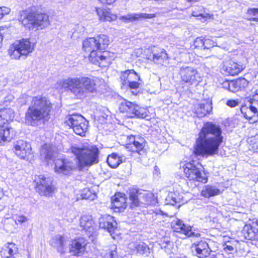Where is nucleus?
<instances>
[{"label": "nucleus", "instance_id": "1", "mask_svg": "<svg viewBox=\"0 0 258 258\" xmlns=\"http://www.w3.org/2000/svg\"><path fill=\"white\" fill-rule=\"evenodd\" d=\"M222 142L223 137L220 126L212 122H207L199 134L194 153L206 157L216 155Z\"/></svg>", "mask_w": 258, "mask_h": 258}, {"label": "nucleus", "instance_id": "2", "mask_svg": "<svg viewBox=\"0 0 258 258\" xmlns=\"http://www.w3.org/2000/svg\"><path fill=\"white\" fill-rule=\"evenodd\" d=\"M103 83L102 79L95 77H69L58 81L56 87L70 91L78 99H83L89 93L100 91Z\"/></svg>", "mask_w": 258, "mask_h": 258}, {"label": "nucleus", "instance_id": "3", "mask_svg": "<svg viewBox=\"0 0 258 258\" xmlns=\"http://www.w3.org/2000/svg\"><path fill=\"white\" fill-rule=\"evenodd\" d=\"M109 43L108 36L101 34L96 37L86 39L83 42V49L87 55L89 61L100 67H106L110 63V59L105 54L101 53L107 48Z\"/></svg>", "mask_w": 258, "mask_h": 258}, {"label": "nucleus", "instance_id": "4", "mask_svg": "<svg viewBox=\"0 0 258 258\" xmlns=\"http://www.w3.org/2000/svg\"><path fill=\"white\" fill-rule=\"evenodd\" d=\"M51 108L52 104L46 97H33L25 114L26 123L33 126L37 125L39 121L48 117Z\"/></svg>", "mask_w": 258, "mask_h": 258}, {"label": "nucleus", "instance_id": "5", "mask_svg": "<svg viewBox=\"0 0 258 258\" xmlns=\"http://www.w3.org/2000/svg\"><path fill=\"white\" fill-rule=\"evenodd\" d=\"M71 153L75 156L78 168L82 170L99 162V151L95 145L83 144L71 146Z\"/></svg>", "mask_w": 258, "mask_h": 258}, {"label": "nucleus", "instance_id": "6", "mask_svg": "<svg viewBox=\"0 0 258 258\" xmlns=\"http://www.w3.org/2000/svg\"><path fill=\"white\" fill-rule=\"evenodd\" d=\"M19 21L29 30L36 31L47 27L50 24L49 16L44 13L35 14L23 11L20 15Z\"/></svg>", "mask_w": 258, "mask_h": 258}, {"label": "nucleus", "instance_id": "7", "mask_svg": "<svg viewBox=\"0 0 258 258\" xmlns=\"http://www.w3.org/2000/svg\"><path fill=\"white\" fill-rule=\"evenodd\" d=\"M37 40L35 38H23L12 44L8 53L12 59L19 60L22 56L27 57L33 52L36 47Z\"/></svg>", "mask_w": 258, "mask_h": 258}, {"label": "nucleus", "instance_id": "8", "mask_svg": "<svg viewBox=\"0 0 258 258\" xmlns=\"http://www.w3.org/2000/svg\"><path fill=\"white\" fill-rule=\"evenodd\" d=\"M131 207L132 208L155 204L156 199L153 194L142 189L131 188L129 190Z\"/></svg>", "mask_w": 258, "mask_h": 258}, {"label": "nucleus", "instance_id": "9", "mask_svg": "<svg viewBox=\"0 0 258 258\" xmlns=\"http://www.w3.org/2000/svg\"><path fill=\"white\" fill-rule=\"evenodd\" d=\"M185 176L189 180L205 183L208 181V177L203 171L201 164L192 160L186 162L182 166Z\"/></svg>", "mask_w": 258, "mask_h": 258}, {"label": "nucleus", "instance_id": "10", "mask_svg": "<svg viewBox=\"0 0 258 258\" xmlns=\"http://www.w3.org/2000/svg\"><path fill=\"white\" fill-rule=\"evenodd\" d=\"M178 74L181 82L188 85L197 86L203 80L200 73L191 66H182L179 69Z\"/></svg>", "mask_w": 258, "mask_h": 258}, {"label": "nucleus", "instance_id": "11", "mask_svg": "<svg viewBox=\"0 0 258 258\" xmlns=\"http://www.w3.org/2000/svg\"><path fill=\"white\" fill-rule=\"evenodd\" d=\"M66 122L77 135L82 137L85 136L88 122L83 116L78 114L70 115L67 117Z\"/></svg>", "mask_w": 258, "mask_h": 258}, {"label": "nucleus", "instance_id": "12", "mask_svg": "<svg viewBox=\"0 0 258 258\" xmlns=\"http://www.w3.org/2000/svg\"><path fill=\"white\" fill-rule=\"evenodd\" d=\"M35 181L36 183V189L38 192L41 196H52L54 187L52 185V178L49 176L40 175L35 178Z\"/></svg>", "mask_w": 258, "mask_h": 258}, {"label": "nucleus", "instance_id": "13", "mask_svg": "<svg viewBox=\"0 0 258 258\" xmlns=\"http://www.w3.org/2000/svg\"><path fill=\"white\" fill-rule=\"evenodd\" d=\"M171 227L174 232L183 234L186 237H198L200 236V233L193 230L190 226L185 224L182 220L178 219H174L172 221Z\"/></svg>", "mask_w": 258, "mask_h": 258}, {"label": "nucleus", "instance_id": "14", "mask_svg": "<svg viewBox=\"0 0 258 258\" xmlns=\"http://www.w3.org/2000/svg\"><path fill=\"white\" fill-rule=\"evenodd\" d=\"M145 139L140 136L131 135L128 136L126 147L133 153L141 155L144 152Z\"/></svg>", "mask_w": 258, "mask_h": 258}, {"label": "nucleus", "instance_id": "15", "mask_svg": "<svg viewBox=\"0 0 258 258\" xmlns=\"http://www.w3.org/2000/svg\"><path fill=\"white\" fill-rule=\"evenodd\" d=\"M77 164L68 159H57L55 162L54 171L57 174L68 175L77 168Z\"/></svg>", "mask_w": 258, "mask_h": 258}, {"label": "nucleus", "instance_id": "16", "mask_svg": "<svg viewBox=\"0 0 258 258\" xmlns=\"http://www.w3.org/2000/svg\"><path fill=\"white\" fill-rule=\"evenodd\" d=\"M15 154L21 159L28 160L31 155L32 149L30 144L23 140H18L14 143Z\"/></svg>", "mask_w": 258, "mask_h": 258}, {"label": "nucleus", "instance_id": "17", "mask_svg": "<svg viewBox=\"0 0 258 258\" xmlns=\"http://www.w3.org/2000/svg\"><path fill=\"white\" fill-rule=\"evenodd\" d=\"M70 242L68 237L59 234L53 236L50 240V244L55 248L58 252L64 253L68 248Z\"/></svg>", "mask_w": 258, "mask_h": 258}, {"label": "nucleus", "instance_id": "18", "mask_svg": "<svg viewBox=\"0 0 258 258\" xmlns=\"http://www.w3.org/2000/svg\"><path fill=\"white\" fill-rule=\"evenodd\" d=\"M87 244L86 241L83 238L74 239L69 242L70 252L74 255L80 256L86 250Z\"/></svg>", "mask_w": 258, "mask_h": 258}, {"label": "nucleus", "instance_id": "19", "mask_svg": "<svg viewBox=\"0 0 258 258\" xmlns=\"http://www.w3.org/2000/svg\"><path fill=\"white\" fill-rule=\"evenodd\" d=\"M242 236L245 239L258 241V221H253L246 224L242 231Z\"/></svg>", "mask_w": 258, "mask_h": 258}, {"label": "nucleus", "instance_id": "20", "mask_svg": "<svg viewBox=\"0 0 258 258\" xmlns=\"http://www.w3.org/2000/svg\"><path fill=\"white\" fill-rule=\"evenodd\" d=\"M248 102L242 105L240 108V111L243 116L247 119H251L257 113L258 104L254 103L252 100V95L247 99Z\"/></svg>", "mask_w": 258, "mask_h": 258}, {"label": "nucleus", "instance_id": "21", "mask_svg": "<svg viewBox=\"0 0 258 258\" xmlns=\"http://www.w3.org/2000/svg\"><path fill=\"white\" fill-rule=\"evenodd\" d=\"M192 248L196 251V254L199 258H207L212 251L209 244L205 240L195 242Z\"/></svg>", "mask_w": 258, "mask_h": 258}, {"label": "nucleus", "instance_id": "22", "mask_svg": "<svg viewBox=\"0 0 258 258\" xmlns=\"http://www.w3.org/2000/svg\"><path fill=\"white\" fill-rule=\"evenodd\" d=\"M244 68L242 64L229 60L224 63L222 71L226 75L235 76L240 73Z\"/></svg>", "mask_w": 258, "mask_h": 258}, {"label": "nucleus", "instance_id": "23", "mask_svg": "<svg viewBox=\"0 0 258 258\" xmlns=\"http://www.w3.org/2000/svg\"><path fill=\"white\" fill-rule=\"evenodd\" d=\"M125 195L122 193H117L112 198L111 206L115 212H120L126 207Z\"/></svg>", "mask_w": 258, "mask_h": 258}, {"label": "nucleus", "instance_id": "24", "mask_svg": "<svg viewBox=\"0 0 258 258\" xmlns=\"http://www.w3.org/2000/svg\"><path fill=\"white\" fill-rule=\"evenodd\" d=\"M100 228L106 229L109 233L112 232L116 228V222L112 216L104 215L99 219Z\"/></svg>", "mask_w": 258, "mask_h": 258}, {"label": "nucleus", "instance_id": "25", "mask_svg": "<svg viewBox=\"0 0 258 258\" xmlns=\"http://www.w3.org/2000/svg\"><path fill=\"white\" fill-rule=\"evenodd\" d=\"M128 247L133 252L141 255L147 256L150 253L148 245L142 241L132 242L128 244Z\"/></svg>", "mask_w": 258, "mask_h": 258}, {"label": "nucleus", "instance_id": "26", "mask_svg": "<svg viewBox=\"0 0 258 258\" xmlns=\"http://www.w3.org/2000/svg\"><path fill=\"white\" fill-rule=\"evenodd\" d=\"M80 225L83 230L93 233L94 231V222L91 215L89 214L83 215L80 220Z\"/></svg>", "mask_w": 258, "mask_h": 258}, {"label": "nucleus", "instance_id": "27", "mask_svg": "<svg viewBox=\"0 0 258 258\" xmlns=\"http://www.w3.org/2000/svg\"><path fill=\"white\" fill-rule=\"evenodd\" d=\"M155 17L154 14L133 13L129 14L124 16H121L119 19L124 22H134L141 19H151Z\"/></svg>", "mask_w": 258, "mask_h": 258}, {"label": "nucleus", "instance_id": "28", "mask_svg": "<svg viewBox=\"0 0 258 258\" xmlns=\"http://www.w3.org/2000/svg\"><path fill=\"white\" fill-rule=\"evenodd\" d=\"M18 247L14 243H7L2 248L1 254L4 258H16Z\"/></svg>", "mask_w": 258, "mask_h": 258}, {"label": "nucleus", "instance_id": "29", "mask_svg": "<svg viewBox=\"0 0 258 258\" xmlns=\"http://www.w3.org/2000/svg\"><path fill=\"white\" fill-rule=\"evenodd\" d=\"M95 10L99 20L103 21H111L115 20L117 16L111 14L109 9L95 8Z\"/></svg>", "mask_w": 258, "mask_h": 258}, {"label": "nucleus", "instance_id": "30", "mask_svg": "<svg viewBox=\"0 0 258 258\" xmlns=\"http://www.w3.org/2000/svg\"><path fill=\"white\" fill-rule=\"evenodd\" d=\"M159 244L168 254L173 253L176 250L173 242L171 241L168 237H164L160 239L159 240Z\"/></svg>", "mask_w": 258, "mask_h": 258}, {"label": "nucleus", "instance_id": "31", "mask_svg": "<svg viewBox=\"0 0 258 258\" xmlns=\"http://www.w3.org/2000/svg\"><path fill=\"white\" fill-rule=\"evenodd\" d=\"M41 158L46 161L52 160L54 152V147L49 144H45L40 149Z\"/></svg>", "mask_w": 258, "mask_h": 258}, {"label": "nucleus", "instance_id": "32", "mask_svg": "<svg viewBox=\"0 0 258 258\" xmlns=\"http://www.w3.org/2000/svg\"><path fill=\"white\" fill-rule=\"evenodd\" d=\"M14 117V111L11 108H5L0 110V127H3Z\"/></svg>", "mask_w": 258, "mask_h": 258}, {"label": "nucleus", "instance_id": "33", "mask_svg": "<svg viewBox=\"0 0 258 258\" xmlns=\"http://www.w3.org/2000/svg\"><path fill=\"white\" fill-rule=\"evenodd\" d=\"M16 135V131L11 127H7L5 129H0V143L11 141Z\"/></svg>", "mask_w": 258, "mask_h": 258}, {"label": "nucleus", "instance_id": "34", "mask_svg": "<svg viewBox=\"0 0 258 258\" xmlns=\"http://www.w3.org/2000/svg\"><path fill=\"white\" fill-rule=\"evenodd\" d=\"M166 201L167 204L172 205L176 204H183L186 202V201L183 200L182 195L177 191L169 192L166 198Z\"/></svg>", "mask_w": 258, "mask_h": 258}, {"label": "nucleus", "instance_id": "35", "mask_svg": "<svg viewBox=\"0 0 258 258\" xmlns=\"http://www.w3.org/2000/svg\"><path fill=\"white\" fill-rule=\"evenodd\" d=\"M212 110V103L209 101L198 104L196 109V113L199 117H203L211 112Z\"/></svg>", "mask_w": 258, "mask_h": 258}, {"label": "nucleus", "instance_id": "36", "mask_svg": "<svg viewBox=\"0 0 258 258\" xmlns=\"http://www.w3.org/2000/svg\"><path fill=\"white\" fill-rule=\"evenodd\" d=\"M248 85L247 81L244 78H239L231 81L230 92H236L244 89Z\"/></svg>", "mask_w": 258, "mask_h": 258}, {"label": "nucleus", "instance_id": "37", "mask_svg": "<svg viewBox=\"0 0 258 258\" xmlns=\"http://www.w3.org/2000/svg\"><path fill=\"white\" fill-rule=\"evenodd\" d=\"M220 194V191L219 189H218L216 186L211 185H207L205 186L201 191V195L207 198L219 195Z\"/></svg>", "mask_w": 258, "mask_h": 258}, {"label": "nucleus", "instance_id": "38", "mask_svg": "<svg viewBox=\"0 0 258 258\" xmlns=\"http://www.w3.org/2000/svg\"><path fill=\"white\" fill-rule=\"evenodd\" d=\"M168 59V55L164 49H162L160 52L154 53L153 55V61L156 63L164 65V63H167Z\"/></svg>", "mask_w": 258, "mask_h": 258}, {"label": "nucleus", "instance_id": "39", "mask_svg": "<svg viewBox=\"0 0 258 258\" xmlns=\"http://www.w3.org/2000/svg\"><path fill=\"white\" fill-rule=\"evenodd\" d=\"M107 162L110 167L115 168L121 163V160L116 154L113 153L108 156Z\"/></svg>", "mask_w": 258, "mask_h": 258}, {"label": "nucleus", "instance_id": "40", "mask_svg": "<svg viewBox=\"0 0 258 258\" xmlns=\"http://www.w3.org/2000/svg\"><path fill=\"white\" fill-rule=\"evenodd\" d=\"M237 243V242L233 240L226 241L222 245V248L225 252L232 253L236 249Z\"/></svg>", "mask_w": 258, "mask_h": 258}, {"label": "nucleus", "instance_id": "41", "mask_svg": "<svg viewBox=\"0 0 258 258\" xmlns=\"http://www.w3.org/2000/svg\"><path fill=\"white\" fill-rule=\"evenodd\" d=\"M149 112L147 108L141 107L138 106L135 117L141 118H146L147 120L150 117L149 116Z\"/></svg>", "mask_w": 258, "mask_h": 258}, {"label": "nucleus", "instance_id": "42", "mask_svg": "<svg viewBox=\"0 0 258 258\" xmlns=\"http://www.w3.org/2000/svg\"><path fill=\"white\" fill-rule=\"evenodd\" d=\"M116 247L113 245L111 249H108L105 252H102L101 254L103 258H118Z\"/></svg>", "mask_w": 258, "mask_h": 258}, {"label": "nucleus", "instance_id": "43", "mask_svg": "<svg viewBox=\"0 0 258 258\" xmlns=\"http://www.w3.org/2000/svg\"><path fill=\"white\" fill-rule=\"evenodd\" d=\"M192 15L194 17H198V19L201 20L202 22H204L208 19H210L211 15L208 13H200L196 11H193Z\"/></svg>", "mask_w": 258, "mask_h": 258}, {"label": "nucleus", "instance_id": "44", "mask_svg": "<svg viewBox=\"0 0 258 258\" xmlns=\"http://www.w3.org/2000/svg\"><path fill=\"white\" fill-rule=\"evenodd\" d=\"M131 105V102L127 100H124L123 102H121L119 106V110L120 112H125L127 114Z\"/></svg>", "mask_w": 258, "mask_h": 258}, {"label": "nucleus", "instance_id": "45", "mask_svg": "<svg viewBox=\"0 0 258 258\" xmlns=\"http://www.w3.org/2000/svg\"><path fill=\"white\" fill-rule=\"evenodd\" d=\"M13 219L16 224L24 223L28 221L27 218L23 215H16L13 216Z\"/></svg>", "mask_w": 258, "mask_h": 258}, {"label": "nucleus", "instance_id": "46", "mask_svg": "<svg viewBox=\"0 0 258 258\" xmlns=\"http://www.w3.org/2000/svg\"><path fill=\"white\" fill-rule=\"evenodd\" d=\"M131 74V70H127L121 73L120 79L122 81V83L123 85H126L127 80L129 78V76Z\"/></svg>", "mask_w": 258, "mask_h": 258}, {"label": "nucleus", "instance_id": "47", "mask_svg": "<svg viewBox=\"0 0 258 258\" xmlns=\"http://www.w3.org/2000/svg\"><path fill=\"white\" fill-rule=\"evenodd\" d=\"M138 108V105L131 102V105H130V109L127 113V115L130 117H135V114L137 112V110Z\"/></svg>", "mask_w": 258, "mask_h": 258}, {"label": "nucleus", "instance_id": "48", "mask_svg": "<svg viewBox=\"0 0 258 258\" xmlns=\"http://www.w3.org/2000/svg\"><path fill=\"white\" fill-rule=\"evenodd\" d=\"M139 80L140 77L138 74L134 70H131V74L129 76V78L127 81L126 84L135 80Z\"/></svg>", "mask_w": 258, "mask_h": 258}, {"label": "nucleus", "instance_id": "49", "mask_svg": "<svg viewBox=\"0 0 258 258\" xmlns=\"http://www.w3.org/2000/svg\"><path fill=\"white\" fill-rule=\"evenodd\" d=\"M238 99H229L227 101L226 105L230 107H235L239 105Z\"/></svg>", "mask_w": 258, "mask_h": 258}, {"label": "nucleus", "instance_id": "50", "mask_svg": "<svg viewBox=\"0 0 258 258\" xmlns=\"http://www.w3.org/2000/svg\"><path fill=\"white\" fill-rule=\"evenodd\" d=\"M10 12V9L6 7H0V19L4 15L8 14Z\"/></svg>", "mask_w": 258, "mask_h": 258}, {"label": "nucleus", "instance_id": "51", "mask_svg": "<svg viewBox=\"0 0 258 258\" xmlns=\"http://www.w3.org/2000/svg\"><path fill=\"white\" fill-rule=\"evenodd\" d=\"M247 14L249 16L258 17V8H251L247 10Z\"/></svg>", "mask_w": 258, "mask_h": 258}, {"label": "nucleus", "instance_id": "52", "mask_svg": "<svg viewBox=\"0 0 258 258\" xmlns=\"http://www.w3.org/2000/svg\"><path fill=\"white\" fill-rule=\"evenodd\" d=\"M139 80H135L131 82H129L126 84L131 89H137L139 88L140 84L138 82Z\"/></svg>", "mask_w": 258, "mask_h": 258}, {"label": "nucleus", "instance_id": "53", "mask_svg": "<svg viewBox=\"0 0 258 258\" xmlns=\"http://www.w3.org/2000/svg\"><path fill=\"white\" fill-rule=\"evenodd\" d=\"M82 196L83 199H90L92 200H94L95 197V195H91L89 191H88L86 194H82Z\"/></svg>", "mask_w": 258, "mask_h": 258}, {"label": "nucleus", "instance_id": "54", "mask_svg": "<svg viewBox=\"0 0 258 258\" xmlns=\"http://www.w3.org/2000/svg\"><path fill=\"white\" fill-rule=\"evenodd\" d=\"M222 87L226 89H228L229 91H230L231 89V81H229L227 80L224 81L222 83Z\"/></svg>", "mask_w": 258, "mask_h": 258}, {"label": "nucleus", "instance_id": "55", "mask_svg": "<svg viewBox=\"0 0 258 258\" xmlns=\"http://www.w3.org/2000/svg\"><path fill=\"white\" fill-rule=\"evenodd\" d=\"M100 3L104 5H110L113 4L117 0H98Z\"/></svg>", "mask_w": 258, "mask_h": 258}, {"label": "nucleus", "instance_id": "56", "mask_svg": "<svg viewBox=\"0 0 258 258\" xmlns=\"http://www.w3.org/2000/svg\"><path fill=\"white\" fill-rule=\"evenodd\" d=\"M252 100L254 101V103L258 104V90H256L255 93L252 95Z\"/></svg>", "mask_w": 258, "mask_h": 258}, {"label": "nucleus", "instance_id": "57", "mask_svg": "<svg viewBox=\"0 0 258 258\" xmlns=\"http://www.w3.org/2000/svg\"><path fill=\"white\" fill-rule=\"evenodd\" d=\"M200 40L202 41L203 45L204 46L205 48H209L207 46V44L209 41V40H205L204 41H203V40L202 39H200Z\"/></svg>", "mask_w": 258, "mask_h": 258}, {"label": "nucleus", "instance_id": "58", "mask_svg": "<svg viewBox=\"0 0 258 258\" xmlns=\"http://www.w3.org/2000/svg\"><path fill=\"white\" fill-rule=\"evenodd\" d=\"M249 20H252V21H255V24L256 25L258 26V19L256 18H249Z\"/></svg>", "mask_w": 258, "mask_h": 258}, {"label": "nucleus", "instance_id": "59", "mask_svg": "<svg viewBox=\"0 0 258 258\" xmlns=\"http://www.w3.org/2000/svg\"><path fill=\"white\" fill-rule=\"evenodd\" d=\"M4 195V191L3 188L0 187V200L3 197Z\"/></svg>", "mask_w": 258, "mask_h": 258}, {"label": "nucleus", "instance_id": "60", "mask_svg": "<svg viewBox=\"0 0 258 258\" xmlns=\"http://www.w3.org/2000/svg\"><path fill=\"white\" fill-rule=\"evenodd\" d=\"M8 28L6 26H0V31H6V30H7Z\"/></svg>", "mask_w": 258, "mask_h": 258}, {"label": "nucleus", "instance_id": "61", "mask_svg": "<svg viewBox=\"0 0 258 258\" xmlns=\"http://www.w3.org/2000/svg\"><path fill=\"white\" fill-rule=\"evenodd\" d=\"M3 35L2 34V33H0V48H1L2 46V41H3Z\"/></svg>", "mask_w": 258, "mask_h": 258}, {"label": "nucleus", "instance_id": "62", "mask_svg": "<svg viewBox=\"0 0 258 258\" xmlns=\"http://www.w3.org/2000/svg\"><path fill=\"white\" fill-rule=\"evenodd\" d=\"M4 209V207L3 206H0V211H2Z\"/></svg>", "mask_w": 258, "mask_h": 258}, {"label": "nucleus", "instance_id": "63", "mask_svg": "<svg viewBox=\"0 0 258 258\" xmlns=\"http://www.w3.org/2000/svg\"><path fill=\"white\" fill-rule=\"evenodd\" d=\"M178 258H187V257L184 255H180Z\"/></svg>", "mask_w": 258, "mask_h": 258}, {"label": "nucleus", "instance_id": "64", "mask_svg": "<svg viewBox=\"0 0 258 258\" xmlns=\"http://www.w3.org/2000/svg\"><path fill=\"white\" fill-rule=\"evenodd\" d=\"M212 258H217V257H212Z\"/></svg>", "mask_w": 258, "mask_h": 258}]
</instances>
